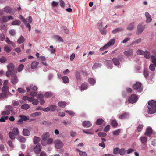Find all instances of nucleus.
I'll list each match as a JSON object with an SVG mask.
<instances>
[{"label":"nucleus","mask_w":156,"mask_h":156,"mask_svg":"<svg viewBox=\"0 0 156 156\" xmlns=\"http://www.w3.org/2000/svg\"><path fill=\"white\" fill-rule=\"evenodd\" d=\"M50 136V133L48 132H46L43 133L41 141V144L43 146H45L52 144L53 140L51 138H49Z\"/></svg>","instance_id":"nucleus-1"},{"label":"nucleus","mask_w":156,"mask_h":156,"mask_svg":"<svg viewBox=\"0 0 156 156\" xmlns=\"http://www.w3.org/2000/svg\"><path fill=\"white\" fill-rule=\"evenodd\" d=\"M148 103V113L150 114L155 113L156 112V101L154 100L150 101Z\"/></svg>","instance_id":"nucleus-2"},{"label":"nucleus","mask_w":156,"mask_h":156,"mask_svg":"<svg viewBox=\"0 0 156 156\" xmlns=\"http://www.w3.org/2000/svg\"><path fill=\"white\" fill-rule=\"evenodd\" d=\"M20 16L21 17V19L22 20V22L28 28L29 31H30L31 30V26L30 25L29 23H31L32 22V18L31 16H30L28 18V21L29 23H27L26 19H25L21 15H20Z\"/></svg>","instance_id":"nucleus-3"},{"label":"nucleus","mask_w":156,"mask_h":156,"mask_svg":"<svg viewBox=\"0 0 156 156\" xmlns=\"http://www.w3.org/2000/svg\"><path fill=\"white\" fill-rule=\"evenodd\" d=\"M115 39H111L103 47L101 48L100 49V51H102L106 49L107 48L110 46H113L115 42Z\"/></svg>","instance_id":"nucleus-4"},{"label":"nucleus","mask_w":156,"mask_h":156,"mask_svg":"<svg viewBox=\"0 0 156 156\" xmlns=\"http://www.w3.org/2000/svg\"><path fill=\"white\" fill-rule=\"evenodd\" d=\"M133 89L136 92H140L143 90V88L141 87V84L140 82H137L133 85Z\"/></svg>","instance_id":"nucleus-5"},{"label":"nucleus","mask_w":156,"mask_h":156,"mask_svg":"<svg viewBox=\"0 0 156 156\" xmlns=\"http://www.w3.org/2000/svg\"><path fill=\"white\" fill-rule=\"evenodd\" d=\"M145 28V25H143L142 24H139L137 25L136 34L139 35L141 34L144 30Z\"/></svg>","instance_id":"nucleus-6"},{"label":"nucleus","mask_w":156,"mask_h":156,"mask_svg":"<svg viewBox=\"0 0 156 156\" xmlns=\"http://www.w3.org/2000/svg\"><path fill=\"white\" fill-rule=\"evenodd\" d=\"M17 73L16 70H13V71L8 70L5 73L7 77H9L11 75L12 77H13L14 78H17V76H15V74Z\"/></svg>","instance_id":"nucleus-7"},{"label":"nucleus","mask_w":156,"mask_h":156,"mask_svg":"<svg viewBox=\"0 0 156 156\" xmlns=\"http://www.w3.org/2000/svg\"><path fill=\"white\" fill-rule=\"evenodd\" d=\"M138 99L136 95L133 94L129 97L128 101L129 103H136Z\"/></svg>","instance_id":"nucleus-8"},{"label":"nucleus","mask_w":156,"mask_h":156,"mask_svg":"<svg viewBox=\"0 0 156 156\" xmlns=\"http://www.w3.org/2000/svg\"><path fill=\"white\" fill-rule=\"evenodd\" d=\"M55 147L57 149H59L62 147L63 143L59 140H56L55 141Z\"/></svg>","instance_id":"nucleus-9"},{"label":"nucleus","mask_w":156,"mask_h":156,"mask_svg":"<svg viewBox=\"0 0 156 156\" xmlns=\"http://www.w3.org/2000/svg\"><path fill=\"white\" fill-rule=\"evenodd\" d=\"M42 148V146L39 144H37L34 148V151L36 154H38L41 151Z\"/></svg>","instance_id":"nucleus-10"},{"label":"nucleus","mask_w":156,"mask_h":156,"mask_svg":"<svg viewBox=\"0 0 156 156\" xmlns=\"http://www.w3.org/2000/svg\"><path fill=\"white\" fill-rule=\"evenodd\" d=\"M152 134L154 135L155 134V133L152 132V129L151 127L147 128L145 133V135L150 136V135Z\"/></svg>","instance_id":"nucleus-11"},{"label":"nucleus","mask_w":156,"mask_h":156,"mask_svg":"<svg viewBox=\"0 0 156 156\" xmlns=\"http://www.w3.org/2000/svg\"><path fill=\"white\" fill-rule=\"evenodd\" d=\"M104 64L107 66L110 69H112L113 67V64L111 60H105L104 62Z\"/></svg>","instance_id":"nucleus-12"},{"label":"nucleus","mask_w":156,"mask_h":156,"mask_svg":"<svg viewBox=\"0 0 156 156\" xmlns=\"http://www.w3.org/2000/svg\"><path fill=\"white\" fill-rule=\"evenodd\" d=\"M145 15L146 18V23L151 22L152 20V19L149 13L148 12H146L145 13Z\"/></svg>","instance_id":"nucleus-13"},{"label":"nucleus","mask_w":156,"mask_h":156,"mask_svg":"<svg viewBox=\"0 0 156 156\" xmlns=\"http://www.w3.org/2000/svg\"><path fill=\"white\" fill-rule=\"evenodd\" d=\"M13 18L11 16H4L2 17V20L3 22H5L8 20H13Z\"/></svg>","instance_id":"nucleus-14"},{"label":"nucleus","mask_w":156,"mask_h":156,"mask_svg":"<svg viewBox=\"0 0 156 156\" xmlns=\"http://www.w3.org/2000/svg\"><path fill=\"white\" fill-rule=\"evenodd\" d=\"M133 51L132 49H129L124 52V55L127 57L131 56L133 55Z\"/></svg>","instance_id":"nucleus-15"},{"label":"nucleus","mask_w":156,"mask_h":156,"mask_svg":"<svg viewBox=\"0 0 156 156\" xmlns=\"http://www.w3.org/2000/svg\"><path fill=\"white\" fill-rule=\"evenodd\" d=\"M92 124L89 121H84L82 123V126L86 128H88L90 127Z\"/></svg>","instance_id":"nucleus-16"},{"label":"nucleus","mask_w":156,"mask_h":156,"mask_svg":"<svg viewBox=\"0 0 156 156\" xmlns=\"http://www.w3.org/2000/svg\"><path fill=\"white\" fill-rule=\"evenodd\" d=\"M129 115L128 113H125L120 115H119V118L121 119H124L128 118Z\"/></svg>","instance_id":"nucleus-17"},{"label":"nucleus","mask_w":156,"mask_h":156,"mask_svg":"<svg viewBox=\"0 0 156 156\" xmlns=\"http://www.w3.org/2000/svg\"><path fill=\"white\" fill-rule=\"evenodd\" d=\"M140 140L142 144L145 145L147 142V139L145 136H142L140 138Z\"/></svg>","instance_id":"nucleus-18"},{"label":"nucleus","mask_w":156,"mask_h":156,"mask_svg":"<svg viewBox=\"0 0 156 156\" xmlns=\"http://www.w3.org/2000/svg\"><path fill=\"white\" fill-rule=\"evenodd\" d=\"M7 68L8 70L13 71V70H16L15 69H14V66L13 63H10L8 64L7 66Z\"/></svg>","instance_id":"nucleus-19"},{"label":"nucleus","mask_w":156,"mask_h":156,"mask_svg":"<svg viewBox=\"0 0 156 156\" xmlns=\"http://www.w3.org/2000/svg\"><path fill=\"white\" fill-rule=\"evenodd\" d=\"M134 23L132 22L130 23L128 26L127 27V30H131L134 29Z\"/></svg>","instance_id":"nucleus-20"},{"label":"nucleus","mask_w":156,"mask_h":156,"mask_svg":"<svg viewBox=\"0 0 156 156\" xmlns=\"http://www.w3.org/2000/svg\"><path fill=\"white\" fill-rule=\"evenodd\" d=\"M30 102H31L32 104L34 105H37L39 102L37 99H35L34 97H32V99L30 101Z\"/></svg>","instance_id":"nucleus-21"},{"label":"nucleus","mask_w":156,"mask_h":156,"mask_svg":"<svg viewBox=\"0 0 156 156\" xmlns=\"http://www.w3.org/2000/svg\"><path fill=\"white\" fill-rule=\"evenodd\" d=\"M4 11L7 13H10L12 12V9L9 6H6L4 8Z\"/></svg>","instance_id":"nucleus-22"},{"label":"nucleus","mask_w":156,"mask_h":156,"mask_svg":"<svg viewBox=\"0 0 156 156\" xmlns=\"http://www.w3.org/2000/svg\"><path fill=\"white\" fill-rule=\"evenodd\" d=\"M88 87V85L87 83H83L80 87V90L81 91H83L86 90Z\"/></svg>","instance_id":"nucleus-23"},{"label":"nucleus","mask_w":156,"mask_h":156,"mask_svg":"<svg viewBox=\"0 0 156 156\" xmlns=\"http://www.w3.org/2000/svg\"><path fill=\"white\" fill-rule=\"evenodd\" d=\"M23 134L25 136H29L30 135V132L28 129H23Z\"/></svg>","instance_id":"nucleus-24"},{"label":"nucleus","mask_w":156,"mask_h":156,"mask_svg":"<svg viewBox=\"0 0 156 156\" xmlns=\"http://www.w3.org/2000/svg\"><path fill=\"white\" fill-rule=\"evenodd\" d=\"M39 64L38 62L36 61H33L31 64V68L32 69H34L36 68L37 66Z\"/></svg>","instance_id":"nucleus-25"},{"label":"nucleus","mask_w":156,"mask_h":156,"mask_svg":"<svg viewBox=\"0 0 156 156\" xmlns=\"http://www.w3.org/2000/svg\"><path fill=\"white\" fill-rule=\"evenodd\" d=\"M58 105L61 108H64L66 105V103L65 102L60 101L58 103Z\"/></svg>","instance_id":"nucleus-26"},{"label":"nucleus","mask_w":156,"mask_h":156,"mask_svg":"<svg viewBox=\"0 0 156 156\" xmlns=\"http://www.w3.org/2000/svg\"><path fill=\"white\" fill-rule=\"evenodd\" d=\"M102 66V64L101 63H95L92 66V69H93L95 70L98 68L101 67Z\"/></svg>","instance_id":"nucleus-27"},{"label":"nucleus","mask_w":156,"mask_h":156,"mask_svg":"<svg viewBox=\"0 0 156 156\" xmlns=\"http://www.w3.org/2000/svg\"><path fill=\"white\" fill-rule=\"evenodd\" d=\"M41 140L40 138L36 136H34V137L33 142L34 144L38 143Z\"/></svg>","instance_id":"nucleus-28"},{"label":"nucleus","mask_w":156,"mask_h":156,"mask_svg":"<svg viewBox=\"0 0 156 156\" xmlns=\"http://www.w3.org/2000/svg\"><path fill=\"white\" fill-rule=\"evenodd\" d=\"M39 60H40L41 61L42 63L45 66H47V64L46 63L44 62L46 60V58L44 56H41L39 57Z\"/></svg>","instance_id":"nucleus-29"},{"label":"nucleus","mask_w":156,"mask_h":156,"mask_svg":"<svg viewBox=\"0 0 156 156\" xmlns=\"http://www.w3.org/2000/svg\"><path fill=\"white\" fill-rule=\"evenodd\" d=\"M76 150L79 152V155L81 156H86L87 154L85 152L80 151L78 149H76Z\"/></svg>","instance_id":"nucleus-30"},{"label":"nucleus","mask_w":156,"mask_h":156,"mask_svg":"<svg viewBox=\"0 0 156 156\" xmlns=\"http://www.w3.org/2000/svg\"><path fill=\"white\" fill-rule=\"evenodd\" d=\"M112 61L115 65L118 66L120 64V62L118 59L116 58H114L112 59Z\"/></svg>","instance_id":"nucleus-31"},{"label":"nucleus","mask_w":156,"mask_h":156,"mask_svg":"<svg viewBox=\"0 0 156 156\" xmlns=\"http://www.w3.org/2000/svg\"><path fill=\"white\" fill-rule=\"evenodd\" d=\"M12 132L15 135L17 136L19 134V131L17 127H14L13 128Z\"/></svg>","instance_id":"nucleus-32"},{"label":"nucleus","mask_w":156,"mask_h":156,"mask_svg":"<svg viewBox=\"0 0 156 156\" xmlns=\"http://www.w3.org/2000/svg\"><path fill=\"white\" fill-rule=\"evenodd\" d=\"M144 57L147 59H149L150 58V53L148 51H146L144 52Z\"/></svg>","instance_id":"nucleus-33"},{"label":"nucleus","mask_w":156,"mask_h":156,"mask_svg":"<svg viewBox=\"0 0 156 156\" xmlns=\"http://www.w3.org/2000/svg\"><path fill=\"white\" fill-rule=\"evenodd\" d=\"M9 135L10 138L12 140L16 138L15 136H16L12 132H9Z\"/></svg>","instance_id":"nucleus-34"},{"label":"nucleus","mask_w":156,"mask_h":156,"mask_svg":"<svg viewBox=\"0 0 156 156\" xmlns=\"http://www.w3.org/2000/svg\"><path fill=\"white\" fill-rule=\"evenodd\" d=\"M18 140L21 142H25L26 141L25 138L23 136H20L17 137Z\"/></svg>","instance_id":"nucleus-35"},{"label":"nucleus","mask_w":156,"mask_h":156,"mask_svg":"<svg viewBox=\"0 0 156 156\" xmlns=\"http://www.w3.org/2000/svg\"><path fill=\"white\" fill-rule=\"evenodd\" d=\"M21 108L22 109L27 110L30 108V106L28 104H25L22 105Z\"/></svg>","instance_id":"nucleus-36"},{"label":"nucleus","mask_w":156,"mask_h":156,"mask_svg":"<svg viewBox=\"0 0 156 156\" xmlns=\"http://www.w3.org/2000/svg\"><path fill=\"white\" fill-rule=\"evenodd\" d=\"M21 23L20 21L19 20H16L12 22V25H19Z\"/></svg>","instance_id":"nucleus-37"},{"label":"nucleus","mask_w":156,"mask_h":156,"mask_svg":"<svg viewBox=\"0 0 156 156\" xmlns=\"http://www.w3.org/2000/svg\"><path fill=\"white\" fill-rule=\"evenodd\" d=\"M25 40V39L24 37L22 36H21L20 38L18 39L17 40V42L19 44H21L24 42Z\"/></svg>","instance_id":"nucleus-38"},{"label":"nucleus","mask_w":156,"mask_h":156,"mask_svg":"<svg viewBox=\"0 0 156 156\" xmlns=\"http://www.w3.org/2000/svg\"><path fill=\"white\" fill-rule=\"evenodd\" d=\"M103 122L104 120L102 119L101 118L97 120L96 123L97 125H101L103 123Z\"/></svg>","instance_id":"nucleus-39"},{"label":"nucleus","mask_w":156,"mask_h":156,"mask_svg":"<svg viewBox=\"0 0 156 156\" xmlns=\"http://www.w3.org/2000/svg\"><path fill=\"white\" fill-rule=\"evenodd\" d=\"M141 41V38H139L137 40H136L135 41H133V42H132L131 44V45H135L136 44H138L139 43H140Z\"/></svg>","instance_id":"nucleus-40"},{"label":"nucleus","mask_w":156,"mask_h":156,"mask_svg":"<svg viewBox=\"0 0 156 156\" xmlns=\"http://www.w3.org/2000/svg\"><path fill=\"white\" fill-rule=\"evenodd\" d=\"M41 124L45 125H51V123L50 122H48L45 121H43L41 122Z\"/></svg>","instance_id":"nucleus-41"},{"label":"nucleus","mask_w":156,"mask_h":156,"mask_svg":"<svg viewBox=\"0 0 156 156\" xmlns=\"http://www.w3.org/2000/svg\"><path fill=\"white\" fill-rule=\"evenodd\" d=\"M88 81L91 85H94L96 82L94 79H89Z\"/></svg>","instance_id":"nucleus-42"},{"label":"nucleus","mask_w":156,"mask_h":156,"mask_svg":"<svg viewBox=\"0 0 156 156\" xmlns=\"http://www.w3.org/2000/svg\"><path fill=\"white\" fill-rule=\"evenodd\" d=\"M126 153V150L124 148L119 149V154L121 155H124Z\"/></svg>","instance_id":"nucleus-43"},{"label":"nucleus","mask_w":156,"mask_h":156,"mask_svg":"<svg viewBox=\"0 0 156 156\" xmlns=\"http://www.w3.org/2000/svg\"><path fill=\"white\" fill-rule=\"evenodd\" d=\"M123 30V29L122 28H117L115 29V30H113L112 31V33L113 34H115L117 32H119Z\"/></svg>","instance_id":"nucleus-44"},{"label":"nucleus","mask_w":156,"mask_h":156,"mask_svg":"<svg viewBox=\"0 0 156 156\" xmlns=\"http://www.w3.org/2000/svg\"><path fill=\"white\" fill-rule=\"evenodd\" d=\"M51 111H54L56 110L57 108V106L54 105H51L49 107Z\"/></svg>","instance_id":"nucleus-45"},{"label":"nucleus","mask_w":156,"mask_h":156,"mask_svg":"<svg viewBox=\"0 0 156 156\" xmlns=\"http://www.w3.org/2000/svg\"><path fill=\"white\" fill-rule=\"evenodd\" d=\"M111 124L113 127H116L117 125V123L116 120H113L111 122Z\"/></svg>","instance_id":"nucleus-46"},{"label":"nucleus","mask_w":156,"mask_h":156,"mask_svg":"<svg viewBox=\"0 0 156 156\" xmlns=\"http://www.w3.org/2000/svg\"><path fill=\"white\" fill-rule=\"evenodd\" d=\"M32 99V97H28L26 96H24L23 98V99L24 101L28 100L29 102H30Z\"/></svg>","instance_id":"nucleus-47"},{"label":"nucleus","mask_w":156,"mask_h":156,"mask_svg":"<svg viewBox=\"0 0 156 156\" xmlns=\"http://www.w3.org/2000/svg\"><path fill=\"white\" fill-rule=\"evenodd\" d=\"M155 66L154 64H151L149 67L150 69L152 71H154L155 69Z\"/></svg>","instance_id":"nucleus-48"},{"label":"nucleus","mask_w":156,"mask_h":156,"mask_svg":"<svg viewBox=\"0 0 156 156\" xmlns=\"http://www.w3.org/2000/svg\"><path fill=\"white\" fill-rule=\"evenodd\" d=\"M41 115V113L40 112H36L31 114L30 116L32 117H35L37 116H39Z\"/></svg>","instance_id":"nucleus-49"},{"label":"nucleus","mask_w":156,"mask_h":156,"mask_svg":"<svg viewBox=\"0 0 156 156\" xmlns=\"http://www.w3.org/2000/svg\"><path fill=\"white\" fill-rule=\"evenodd\" d=\"M62 29H63L64 32L66 34L69 33V30L67 29V28L65 26H62Z\"/></svg>","instance_id":"nucleus-50"},{"label":"nucleus","mask_w":156,"mask_h":156,"mask_svg":"<svg viewBox=\"0 0 156 156\" xmlns=\"http://www.w3.org/2000/svg\"><path fill=\"white\" fill-rule=\"evenodd\" d=\"M24 67V65L23 64H20L18 68V71L19 72L22 71Z\"/></svg>","instance_id":"nucleus-51"},{"label":"nucleus","mask_w":156,"mask_h":156,"mask_svg":"<svg viewBox=\"0 0 156 156\" xmlns=\"http://www.w3.org/2000/svg\"><path fill=\"white\" fill-rule=\"evenodd\" d=\"M98 135L99 136L103 137L106 136L107 134L104 132H100L98 133Z\"/></svg>","instance_id":"nucleus-52"},{"label":"nucleus","mask_w":156,"mask_h":156,"mask_svg":"<svg viewBox=\"0 0 156 156\" xmlns=\"http://www.w3.org/2000/svg\"><path fill=\"white\" fill-rule=\"evenodd\" d=\"M121 132V130L120 129H117L115 131H114L113 134L114 135H118Z\"/></svg>","instance_id":"nucleus-53"},{"label":"nucleus","mask_w":156,"mask_h":156,"mask_svg":"<svg viewBox=\"0 0 156 156\" xmlns=\"http://www.w3.org/2000/svg\"><path fill=\"white\" fill-rule=\"evenodd\" d=\"M151 58L152 59V62L155 64V66L156 67V57L154 56H152Z\"/></svg>","instance_id":"nucleus-54"},{"label":"nucleus","mask_w":156,"mask_h":156,"mask_svg":"<svg viewBox=\"0 0 156 156\" xmlns=\"http://www.w3.org/2000/svg\"><path fill=\"white\" fill-rule=\"evenodd\" d=\"M52 95V94L51 92H47L44 94L46 98H48L51 96Z\"/></svg>","instance_id":"nucleus-55"},{"label":"nucleus","mask_w":156,"mask_h":156,"mask_svg":"<svg viewBox=\"0 0 156 156\" xmlns=\"http://www.w3.org/2000/svg\"><path fill=\"white\" fill-rule=\"evenodd\" d=\"M10 112L9 110H6L3 111L2 113V115H7L9 114Z\"/></svg>","instance_id":"nucleus-56"},{"label":"nucleus","mask_w":156,"mask_h":156,"mask_svg":"<svg viewBox=\"0 0 156 156\" xmlns=\"http://www.w3.org/2000/svg\"><path fill=\"white\" fill-rule=\"evenodd\" d=\"M8 116H2L0 119V122H4L5 120L8 119Z\"/></svg>","instance_id":"nucleus-57"},{"label":"nucleus","mask_w":156,"mask_h":156,"mask_svg":"<svg viewBox=\"0 0 156 156\" xmlns=\"http://www.w3.org/2000/svg\"><path fill=\"white\" fill-rule=\"evenodd\" d=\"M119 149L118 147L115 148L113 149V153L115 154H117L119 153Z\"/></svg>","instance_id":"nucleus-58"},{"label":"nucleus","mask_w":156,"mask_h":156,"mask_svg":"<svg viewBox=\"0 0 156 156\" xmlns=\"http://www.w3.org/2000/svg\"><path fill=\"white\" fill-rule=\"evenodd\" d=\"M8 89V87L6 85H4L2 88V90L3 92H5L7 91Z\"/></svg>","instance_id":"nucleus-59"},{"label":"nucleus","mask_w":156,"mask_h":156,"mask_svg":"<svg viewBox=\"0 0 156 156\" xmlns=\"http://www.w3.org/2000/svg\"><path fill=\"white\" fill-rule=\"evenodd\" d=\"M37 95V98L40 100L43 99L44 97V95L42 94H39Z\"/></svg>","instance_id":"nucleus-60"},{"label":"nucleus","mask_w":156,"mask_h":156,"mask_svg":"<svg viewBox=\"0 0 156 156\" xmlns=\"http://www.w3.org/2000/svg\"><path fill=\"white\" fill-rule=\"evenodd\" d=\"M17 79H11V82L13 84H16L18 82Z\"/></svg>","instance_id":"nucleus-61"},{"label":"nucleus","mask_w":156,"mask_h":156,"mask_svg":"<svg viewBox=\"0 0 156 156\" xmlns=\"http://www.w3.org/2000/svg\"><path fill=\"white\" fill-rule=\"evenodd\" d=\"M20 117L23 119V121H26L29 119L26 116L20 115Z\"/></svg>","instance_id":"nucleus-62"},{"label":"nucleus","mask_w":156,"mask_h":156,"mask_svg":"<svg viewBox=\"0 0 156 156\" xmlns=\"http://www.w3.org/2000/svg\"><path fill=\"white\" fill-rule=\"evenodd\" d=\"M50 48L52 49L50 50V52L52 54H54L55 53L56 50L55 49L53 48V46L52 45H51L50 46Z\"/></svg>","instance_id":"nucleus-63"},{"label":"nucleus","mask_w":156,"mask_h":156,"mask_svg":"<svg viewBox=\"0 0 156 156\" xmlns=\"http://www.w3.org/2000/svg\"><path fill=\"white\" fill-rule=\"evenodd\" d=\"M144 51L140 49H139L137 51V55H143L144 54Z\"/></svg>","instance_id":"nucleus-64"}]
</instances>
